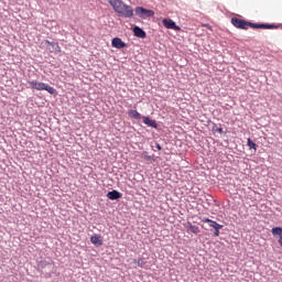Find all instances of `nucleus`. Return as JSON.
Listing matches in <instances>:
<instances>
[{"mask_svg": "<svg viewBox=\"0 0 282 282\" xmlns=\"http://www.w3.org/2000/svg\"><path fill=\"white\" fill-rule=\"evenodd\" d=\"M108 3L121 19H133V7L124 3L122 0H109Z\"/></svg>", "mask_w": 282, "mask_h": 282, "instance_id": "nucleus-1", "label": "nucleus"}, {"mask_svg": "<svg viewBox=\"0 0 282 282\" xmlns=\"http://www.w3.org/2000/svg\"><path fill=\"white\" fill-rule=\"evenodd\" d=\"M28 85L30 89H36V91H47L48 94H51V96H56V94H58V91L54 87L43 82L29 80Z\"/></svg>", "mask_w": 282, "mask_h": 282, "instance_id": "nucleus-2", "label": "nucleus"}, {"mask_svg": "<svg viewBox=\"0 0 282 282\" xmlns=\"http://www.w3.org/2000/svg\"><path fill=\"white\" fill-rule=\"evenodd\" d=\"M134 13L137 17H139V19H151L155 17V11L144 7H135Z\"/></svg>", "mask_w": 282, "mask_h": 282, "instance_id": "nucleus-3", "label": "nucleus"}, {"mask_svg": "<svg viewBox=\"0 0 282 282\" xmlns=\"http://www.w3.org/2000/svg\"><path fill=\"white\" fill-rule=\"evenodd\" d=\"M247 28H252V30H276L279 25L270 23H254L247 21Z\"/></svg>", "mask_w": 282, "mask_h": 282, "instance_id": "nucleus-4", "label": "nucleus"}, {"mask_svg": "<svg viewBox=\"0 0 282 282\" xmlns=\"http://www.w3.org/2000/svg\"><path fill=\"white\" fill-rule=\"evenodd\" d=\"M205 224H208L209 228L214 229V237H219L221 228H224V225H219L217 221L210 219V218H205L204 219Z\"/></svg>", "mask_w": 282, "mask_h": 282, "instance_id": "nucleus-5", "label": "nucleus"}, {"mask_svg": "<svg viewBox=\"0 0 282 282\" xmlns=\"http://www.w3.org/2000/svg\"><path fill=\"white\" fill-rule=\"evenodd\" d=\"M231 24L238 30H248V21L239 18H231Z\"/></svg>", "mask_w": 282, "mask_h": 282, "instance_id": "nucleus-6", "label": "nucleus"}, {"mask_svg": "<svg viewBox=\"0 0 282 282\" xmlns=\"http://www.w3.org/2000/svg\"><path fill=\"white\" fill-rule=\"evenodd\" d=\"M162 23L166 30H175V32H180L182 30V28L177 25L172 19L165 18L163 19Z\"/></svg>", "mask_w": 282, "mask_h": 282, "instance_id": "nucleus-7", "label": "nucleus"}, {"mask_svg": "<svg viewBox=\"0 0 282 282\" xmlns=\"http://www.w3.org/2000/svg\"><path fill=\"white\" fill-rule=\"evenodd\" d=\"M143 124H145V127H150L151 129H159L160 124H158V121L153 118H151V116H143V118L141 119Z\"/></svg>", "mask_w": 282, "mask_h": 282, "instance_id": "nucleus-8", "label": "nucleus"}, {"mask_svg": "<svg viewBox=\"0 0 282 282\" xmlns=\"http://www.w3.org/2000/svg\"><path fill=\"white\" fill-rule=\"evenodd\" d=\"M132 32L137 39H147V31L138 25L132 28Z\"/></svg>", "mask_w": 282, "mask_h": 282, "instance_id": "nucleus-9", "label": "nucleus"}, {"mask_svg": "<svg viewBox=\"0 0 282 282\" xmlns=\"http://www.w3.org/2000/svg\"><path fill=\"white\" fill-rule=\"evenodd\" d=\"M111 46L116 50H124V47H127V43H124L120 37H113L111 40Z\"/></svg>", "mask_w": 282, "mask_h": 282, "instance_id": "nucleus-10", "label": "nucleus"}, {"mask_svg": "<svg viewBox=\"0 0 282 282\" xmlns=\"http://www.w3.org/2000/svg\"><path fill=\"white\" fill-rule=\"evenodd\" d=\"M106 197H108L111 202H116L118 199H122V193L117 189H112L106 194Z\"/></svg>", "mask_w": 282, "mask_h": 282, "instance_id": "nucleus-11", "label": "nucleus"}, {"mask_svg": "<svg viewBox=\"0 0 282 282\" xmlns=\"http://www.w3.org/2000/svg\"><path fill=\"white\" fill-rule=\"evenodd\" d=\"M271 234L273 237H278V243L282 248V227H273Z\"/></svg>", "mask_w": 282, "mask_h": 282, "instance_id": "nucleus-12", "label": "nucleus"}, {"mask_svg": "<svg viewBox=\"0 0 282 282\" xmlns=\"http://www.w3.org/2000/svg\"><path fill=\"white\" fill-rule=\"evenodd\" d=\"M128 116L132 120H138L139 122H140V120H142V118H144V116H142V113L138 112V110H135V109L128 110Z\"/></svg>", "mask_w": 282, "mask_h": 282, "instance_id": "nucleus-13", "label": "nucleus"}, {"mask_svg": "<svg viewBox=\"0 0 282 282\" xmlns=\"http://www.w3.org/2000/svg\"><path fill=\"white\" fill-rule=\"evenodd\" d=\"M44 45H50V47H52L50 48V52H56L57 54H59L61 52V46L56 42H51L48 40H45Z\"/></svg>", "mask_w": 282, "mask_h": 282, "instance_id": "nucleus-14", "label": "nucleus"}, {"mask_svg": "<svg viewBox=\"0 0 282 282\" xmlns=\"http://www.w3.org/2000/svg\"><path fill=\"white\" fill-rule=\"evenodd\" d=\"M90 243H93L97 248H100V246H102V239H101L100 235H98V234L93 235L90 237Z\"/></svg>", "mask_w": 282, "mask_h": 282, "instance_id": "nucleus-15", "label": "nucleus"}, {"mask_svg": "<svg viewBox=\"0 0 282 282\" xmlns=\"http://www.w3.org/2000/svg\"><path fill=\"white\" fill-rule=\"evenodd\" d=\"M247 147H249V149L252 151H257V143H254V141H252V139H247Z\"/></svg>", "mask_w": 282, "mask_h": 282, "instance_id": "nucleus-16", "label": "nucleus"}, {"mask_svg": "<svg viewBox=\"0 0 282 282\" xmlns=\"http://www.w3.org/2000/svg\"><path fill=\"white\" fill-rule=\"evenodd\" d=\"M212 131L214 133H220L221 134V133H224V128L218 127L217 123H213Z\"/></svg>", "mask_w": 282, "mask_h": 282, "instance_id": "nucleus-17", "label": "nucleus"}, {"mask_svg": "<svg viewBox=\"0 0 282 282\" xmlns=\"http://www.w3.org/2000/svg\"><path fill=\"white\" fill-rule=\"evenodd\" d=\"M188 230H189V232H193L194 235L199 234V227H197L195 225H189Z\"/></svg>", "mask_w": 282, "mask_h": 282, "instance_id": "nucleus-18", "label": "nucleus"}, {"mask_svg": "<svg viewBox=\"0 0 282 282\" xmlns=\"http://www.w3.org/2000/svg\"><path fill=\"white\" fill-rule=\"evenodd\" d=\"M137 265L139 267V268H147L145 265H147V261H144V258H139L138 260H137Z\"/></svg>", "mask_w": 282, "mask_h": 282, "instance_id": "nucleus-19", "label": "nucleus"}, {"mask_svg": "<svg viewBox=\"0 0 282 282\" xmlns=\"http://www.w3.org/2000/svg\"><path fill=\"white\" fill-rule=\"evenodd\" d=\"M39 268H41L42 270H44V268H47V265H50L48 261L42 260L37 263Z\"/></svg>", "mask_w": 282, "mask_h": 282, "instance_id": "nucleus-20", "label": "nucleus"}, {"mask_svg": "<svg viewBox=\"0 0 282 282\" xmlns=\"http://www.w3.org/2000/svg\"><path fill=\"white\" fill-rule=\"evenodd\" d=\"M206 200H207L209 206L213 205V203L217 204V200L213 196H208V198Z\"/></svg>", "mask_w": 282, "mask_h": 282, "instance_id": "nucleus-21", "label": "nucleus"}, {"mask_svg": "<svg viewBox=\"0 0 282 282\" xmlns=\"http://www.w3.org/2000/svg\"><path fill=\"white\" fill-rule=\"evenodd\" d=\"M152 149H158V151H162V145L158 142H154V144H152Z\"/></svg>", "mask_w": 282, "mask_h": 282, "instance_id": "nucleus-22", "label": "nucleus"}, {"mask_svg": "<svg viewBox=\"0 0 282 282\" xmlns=\"http://www.w3.org/2000/svg\"><path fill=\"white\" fill-rule=\"evenodd\" d=\"M203 28H207V30H213V26L210 24H203Z\"/></svg>", "mask_w": 282, "mask_h": 282, "instance_id": "nucleus-23", "label": "nucleus"}]
</instances>
